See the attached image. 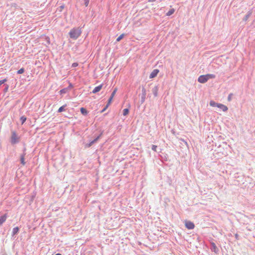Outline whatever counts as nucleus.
Returning a JSON list of instances; mask_svg holds the SVG:
<instances>
[{
    "mask_svg": "<svg viewBox=\"0 0 255 255\" xmlns=\"http://www.w3.org/2000/svg\"><path fill=\"white\" fill-rule=\"evenodd\" d=\"M117 91V88H116L114 90V91H113V92H112V93L111 94V96H110V97H112V98H113V97L115 96V94H116V93Z\"/></svg>",
    "mask_w": 255,
    "mask_h": 255,
    "instance_id": "nucleus-29",
    "label": "nucleus"
},
{
    "mask_svg": "<svg viewBox=\"0 0 255 255\" xmlns=\"http://www.w3.org/2000/svg\"><path fill=\"white\" fill-rule=\"evenodd\" d=\"M24 72V69L23 68H22L20 69L19 70H18L17 71V73L18 74H22Z\"/></svg>",
    "mask_w": 255,
    "mask_h": 255,
    "instance_id": "nucleus-28",
    "label": "nucleus"
},
{
    "mask_svg": "<svg viewBox=\"0 0 255 255\" xmlns=\"http://www.w3.org/2000/svg\"><path fill=\"white\" fill-rule=\"evenodd\" d=\"M64 5H62V6H60V8H64Z\"/></svg>",
    "mask_w": 255,
    "mask_h": 255,
    "instance_id": "nucleus-38",
    "label": "nucleus"
},
{
    "mask_svg": "<svg viewBox=\"0 0 255 255\" xmlns=\"http://www.w3.org/2000/svg\"><path fill=\"white\" fill-rule=\"evenodd\" d=\"M4 88L3 89V92L6 93L7 92L8 89L9 88V86L7 84H4Z\"/></svg>",
    "mask_w": 255,
    "mask_h": 255,
    "instance_id": "nucleus-25",
    "label": "nucleus"
},
{
    "mask_svg": "<svg viewBox=\"0 0 255 255\" xmlns=\"http://www.w3.org/2000/svg\"><path fill=\"white\" fill-rule=\"evenodd\" d=\"M102 134V132L99 135H98L97 137H96L94 139H93L92 140L93 142H94V143H96L99 139V138H100Z\"/></svg>",
    "mask_w": 255,
    "mask_h": 255,
    "instance_id": "nucleus-22",
    "label": "nucleus"
},
{
    "mask_svg": "<svg viewBox=\"0 0 255 255\" xmlns=\"http://www.w3.org/2000/svg\"><path fill=\"white\" fill-rule=\"evenodd\" d=\"M80 112L81 114L84 116L87 115L88 113V111L85 108L83 107L80 109Z\"/></svg>",
    "mask_w": 255,
    "mask_h": 255,
    "instance_id": "nucleus-14",
    "label": "nucleus"
},
{
    "mask_svg": "<svg viewBox=\"0 0 255 255\" xmlns=\"http://www.w3.org/2000/svg\"><path fill=\"white\" fill-rule=\"evenodd\" d=\"M124 35L125 34H122L121 35H120L117 39L116 41H120L123 38V37H124Z\"/></svg>",
    "mask_w": 255,
    "mask_h": 255,
    "instance_id": "nucleus-26",
    "label": "nucleus"
},
{
    "mask_svg": "<svg viewBox=\"0 0 255 255\" xmlns=\"http://www.w3.org/2000/svg\"><path fill=\"white\" fill-rule=\"evenodd\" d=\"M252 13V11L251 10H250L248 12L247 14L245 15V16L244 17L243 20L244 21H247L249 17L251 15Z\"/></svg>",
    "mask_w": 255,
    "mask_h": 255,
    "instance_id": "nucleus-13",
    "label": "nucleus"
},
{
    "mask_svg": "<svg viewBox=\"0 0 255 255\" xmlns=\"http://www.w3.org/2000/svg\"><path fill=\"white\" fill-rule=\"evenodd\" d=\"M113 99V98H112V97H110V98L108 100V103L106 105L107 107H108L110 106V105L111 104V103Z\"/></svg>",
    "mask_w": 255,
    "mask_h": 255,
    "instance_id": "nucleus-24",
    "label": "nucleus"
},
{
    "mask_svg": "<svg viewBox=\"0 0 255 255\" xmlns=\"http://www.w3.org/2000/svg\"><path fill=\"white\" fill-rule=\"evenodd\" d=\"M7 81L6 79L0 81V86Z\"/></svg>",
    "mask_w": 255,
    "mask_h": 255,
    "instance_id": "nucleus-31",
    "label": "nucleus"
},
{
    "mask_svg": "<svg viewBox=\"0 0 255 255\" xmlns=\"http://www.w3.org/2000/svg\"><path fill=\"white\" fill-rule=\"evenodd\" d=\"M45 39H46V40L47 44H50V39H49V38L46 37Z\"/></svg>",
    "mask_w": 255,
    "mask_h": 255,
    "instance_id": "nucleus-35",
    "label": "nucleus"
},
{
    "mask_svg": "<svg viewBox=\"0 0 255 255\" xmlns=\"http://www.w3.org/2000/svg\"><path fill=\"white\" fill-rule=\"evenodd\" d=\"M159 72L158 69H154L149 75V78L152 79L155 77Z\"/></svg>",
    "mask_w": 255,
    "mask_h": 255,
    "instance_id": "nucleus-6",
    "label": "nucleus"
},
{
    "mask_svg": "<svg viewBox=\"0 0 255 255\" xmlns=\"http://www.w3.org/2000/svg\"><path fill=\"white\" fill-rule=\"evenodd\" d=\"M175 11V9L174 8L170 9L166 14L167 16H170L172 15Z\"/></svg>",
    "mask_w": 255,
    "mask_h": 255,
    "instance_id": "nucleus-19",
    "label": "nucleus"
},
{
    "mask_svg": "<svg viewBox=\"0 0 255 255\" xmlns=\"http://www.w3.org/2000/svg\"><path fill=\"white\" fill-rule=\"evenodd\" d=\"M217 107L221 109L223 112H226L228 109L226 106L222 104H219Z\"/></svg>",
    "mask_w": 255,
    "mask_h": 255,
    "instance_id": "nucleus-9",
    "label": "nucleus"
},
{
    "mask_svg": "<svg viewBox=\"0 0 255 255\" xmlns=\"http://www.w3.org/2000/svg\"><path fill=\"white\" fill-rule=\"evenodd\" d=\"M94 143V142H93V141L92 140L91 141H90L89 143H87L86 145H85V147H91Z\"/></svg>",
    "mask_w": 255,
    "mask_h": 255,
    "instance_id": "nucleus-27",
    "label": "nucleus"
},
{
    "mask_svg": "<svg viewBox=\"0 0 255 255\" xmlns=\"http://www.w3.org/2000/svg\"><path fill=\"white\" fill-rule=\"evenodd\" d=\"M20 120V121L21 122V124L22 125L26 121V118L25 116H23L21 117Z\"/></svg>",
    "mask_w": 255,
    "mask_h": 255,
    "instance_id": "nucleus-21",
    "label": "nucleus"
},
{
    "mask_svg": "<svg viewBox=\"0 0 255 255\" xmlns=\"http://www.w3.org/2000/svg\"><path fill=\"white\" fill-rule=\"evenodd\" d=\"M158 87L157 86H154L152 89V93L154 95L155 97H157V96H158Z\"/></svg>",
    "mask_w": 255,
    "mask_h": 255,
    "instance_id": "nucleus-7",
    "label": "nucleus"
},
{
    "mask_svg": "<svg viewBox=\"0 0 255 255\" xmlns=\"http://www.w3.org/2000/svg\"><path fill=\"white\" fill-rule=\"evenodd\" d=\"M69 91V88H64V89H61L60 91H59V93L60 94H65V93H67Z\"/></svg>",
    "mask_w": 255,
    "mask_h": 255,
    "instance_id": "nucleus-17",
    "label": "nucleus"
},
{
    "mask_svg": "<svg viewBox=\"0 0 255 255\" xmlns=\"http://www.w3.org/2000/svg\"><path fill=\"white\" fill-rule=\"evenodd\" d=\"M73 87L72 84H70L69 86L67 87V88H69V90L71 88H72V87Z\"/></svg>",
    "mask_w": 255,
    "mask_h": 255,
    "instance_id": "nucleus-37",
    "label": "nucleus"
},
{
    "mask_svg": "<svg viewBox=\"0 0 255 255\" xmlns=\"http://www.w3.org/2000/svg\"><path fill=\"white\" fill-rule=\"evenodd\" d=\"M67 106V105L66 104H65L64 105L61 106V107H60L59 108V109L58 110V113H61L63 111H64L65 110V108Z\"/></svg>",
    "mask_w": 255,
    "mask_h": 255,
    "instance_id": "nucleus-18",
    "label": "nucleus"
},
{
    "mask_svg": "<svg viewBox=\"0 0 255 255\" xmlns=\"http://www.w3.org/2000/svg\"><path fill=\"white\" fill-rule=\"evenodd\" d=\"M19 230V228L18 227H15L13 229L12 232V236H14L15 235L17 234Z\"/></svg>",
    "mask_w": 255,
    "mask_h": 255,
    "instance_id": "nucleus-12",
    "label": "nucleus"
},
{
    "mask_svg": "<svg viewBox=\"0 0 255 255\" xmlns=\"http://www.w3.org/2000/svg\"><path fill=\"white\" fill-rule=\"evenodd\" d=\"M81 28L77 27L71 29L69 32V35L70 38L76 40L81 35Z\"/></svg>",
    "mask_w": 255,
    "mask_h": 255,
    "instance_id": "nucleus-1",
    "label": "nucleus"
},
{
    "mask_svg": "<svg viewBox=\"0 0 255 255\" xmlns=\"http://www.w3.org/2000/svg\"><path fill=\"white\" fill-rule=\"evenodd\" d=\"M207 80H208L210 79H214L216 77L215 75L212 74H208L205 75Z\"/></svg>",
    "mask_w": 255,
    "mask_h": 255,
    "instance_id": "nucleus-15",
    "label": "nucleus"
},
{
    "mask_svg": "<svg viewBox=\"0 0 255 255\" xmlns=\"http://www.w3.org/2000/svg\"><path fill=\"white\" fill-rule=\"evenodd\" d=\"M62 255L61 254H59V253H58V254H56V255Z\"/></svg>",
    "mask_w": 255,
    "mask_h": 255,
    "instance_id": "nucleus-39",
    "label": "nucleus"
},
{
    "mask_svg": "<svg viewBox=\"0 0 255 255\" xmlns=\"http://www.w3.org/2000/svg\"><path fill=\"white\" fill-rule=\"evenodd\" d=\"M212 251L215 252V253H217L218 252V249L217 248V247H216V245L215 243H212Z\"/></svg>",
    "mask_w": 255,
    "mask_h": 255,
    "instance_id": "nucleus-16",
    "label": "nucleus"
},
{
    "mask_svg": "<svg viewBox=\"0 0 255 255\" xmlns=\"http://www.w3.org/2000/svg\"><path fill=\"white\" fill-rule=\"evenodd\" d=\"M26 150V148H24L23 149V153L20 156V162L23 165H24L25 164V162L24 161V156L25 155V151Z\"/></svg>",
    "mask_w": 255,
    "mask_h": 255,
    "instance_id": "nucleus-8",
    "label": "nucleus"
},
{
    "mask_svg": "<svg viewBox=\"0 0 255 255\" xmlns=\"http://www.w3.org/2000/svg\"><path fill=\"white\" fill-rule=\"evenodd\" d=\"M78 66V63H73L72 64V67H76L77 66Z\"/></svg>",
    "mask_w": 255,
    "mask_h": 255,
    "instance_id": "nucleus-34",
    "label": "nucleus"
},
{
    "mask_svg": "<svg viewBox=\"0 0 255 255\" xmlns=\"http://www.w3.org/2000/svg\"><path fill=\"white\" fill-rule=\"evenodd\" d=\"M232 96H233V94H230L228 96V100L229 101H230L232 99Z\"/></svg>",
    "mask_w": 255,
    "mask_h": 255,
    "instance_id": "nucleus-33",
    "label": "nucleus"
},
{
    "mask_svg": "<svg viewBox=\"0 0 255 255\" xmlns=\"http://www.w3.org/2000/svg\"><path fill=\"white\" fill-rule=\"evenodd\" d=\"M208 81L205 75H201L198 77V81L200 83H205Z\"/></svg>",
    "mask_w": 255,
    "mask_h": 255,
    "instance_id": "nucleus-5",
    "label": "nucleus"
},
{
    "mask_svg": "<svg viewBox=\"0 0 255 255\" xmlns=\"http://www.w3.org/2000/svg\"><path fill=\"white\" fill-rule=\"evenodd\" d=\"M107 108H108V107H107V105H106V107L102 110V111H101V113L104 112Z\"/></svg>",
    "mask_w": 255,
    "mask_h": 255,
    "instance_id": "nucleus-36",
    "label": "nucleus"
},
{
    "mask_svg": "<svg viewBox=\"0 0 255 255\" xmlns=\"http://www.w3.org/2000/svg\"><path fill=\"white\" fill-rule=\"evenodd\" d=\"M6 215L4 214L0 217V225H1L6 219Z\"/></svg>",
    "mask_w": 255,
    "mask_h": 255,
    "instance_id": "nucleus-11",
    "label": "nucleus"
},
{
    "mask_svg": "<svg viewBox=\"0 0 255 255\" xmlns=\"http://www.w3.org/2000/svg\"><path fill=\"white\" fill-rule=\"evenodd\" d=\"M103 84H101L99 86L96 87L93 90L92 93L95 94L99 92L101 90Z\"/></svg>",
    "mask_w": 255,
    "mask_h": 255,
    "instance_id": "nucleus-10",
    "label": "nucleus"
},
{
    "mask_svg": "<svg viewBox=\"0 0 255 255\" xmlns=\"http://www.w3.org/2000/svg\"><path fill=\"white\" fill-rule=\"evenodd\" d=\"M19 141V137L17 136L16 132L15 131L11 132V135L10 137V142L11 144H15Z\"/></svg>",
    "mask_w": 255,
    "mask_h": 255,
    "instance_id": "nucleus-2",
    "label": "nucleus"
},
{
    "mask_svg": "<svg viewBox=\"0 0 255 255\" xmlns=\"http://www.w3.org/2000/svg\"><path fill=\"white\" fill-rule=\"evenodd\" d=\"M157 146L155 145H152L151 146V149L152 150H153L154 151H156V148H157Z\"/></svg>",
    "mask_w": 255,
    "mask_h": 255,
    "instance_id": "nucleus-30",
    "label": "nucleus"
},
{
    "mask_svg": "<svg viewBox=\"0 0 255 255\" xmlns=\"http://www.w3.org/2000/svg\"><path fill=\"white\" fill-rule=\"evenodd\" d=\"M185 227L189 230L193 229L195 227V225L194 223L191 221H186L185 222Z\"/></svg>",
    "mask_w": 255,
    "mask_h": 255,
    "instance_id": "nucleus-4",
    "label": "nucleus"
},
{
    "mask_svg": "<svg viewBox=\"0 0 255 255\" xmlns=\"http://www.w3.org/2000/svg\"><path fill=\"white\" fill-rule=\"evenodd\" d=\"M84 4L86 6H87L88 5L89 0H84Z\"/></svg>",
    "mask_w": 255,
    "mask_h": 255,
    "instance_id": "nucleus-32",
    "label": "nucleus"
},
{
    "mask_svg": "<svg viewBox=\"0 0 255 255\" xmlns=\"http://www.w3.org/2000/svg\"><path fill=\"white\" fill-rule=\"evenodd\" d=\"M141 91H142V93H141L140 102H141V104H143L145 101V98H146V90L144 87H142Z\"/></svg>",
    "mask_w": 255,
    "mask_h": 255,
    "instance_id": "nucleus-3",
    "label": "nucleus"
},
{
    "mask_svg": "<svg viewBox=\"0 0 255 255\" xmlns=\"http://www.w3.org/2000/svg\"><path fill=\"white\" fill-rule=\"evenodd\" d=\"M129 113V110L128 109H125L124 110H123V115L124 116H126Z\"/></svg>",
    "mask_w": 255,
    "mask_h": 255,
    "instance_id": "nucleus-23",
    "label": "nucleus"
},
{
    "mask_svg": "<svg viewBox=\"0 0 255 255\" xmlns=\"http://www.w3.org/2000/svg\"><path fill=\"white\" fill-rule=\"evenodd\" d=\"M219 103H217L214 101H211L210 102V105L212 107H218V105Z\"/></svg>",
    "mask_w": 255,
    "mask_h": 255,
    "instance_id": "nucleus-20",
    "label": "nucleus"
}]
</instances>
